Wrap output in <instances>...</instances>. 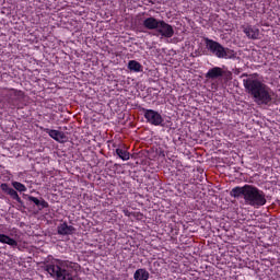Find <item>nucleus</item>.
Wrapping results in <instances>:
<instances>
[{"label": "nucleus", "mask_w": 280, "mask_h": 280, "mask_svg": "<svg viewBox=\"0 0 280 280\" xmlns=\"http://www.w3.org/2000/svg\"><path fill=\"white\" fill-rule=\"evenodd\" d=\"M162 20H159L154 16H150L143 20L142 25L145 30H159V25L161 24Z\"/></svg>", "instance_id": "10"}, {"label": "nucleus", "mask_w": 280, "mask_h": 280, "mask_svg": "<svg viewBox=\"0 0 280 280\" xmlns=\"http://www.w3.org/2000/svg\"><path fill=\"white\" fill-rule=\"evenodd\" d=\"M222 75H224V70L220 67L211 68L206 73L207 80H218V78H222Z\"/></svg>", "instance_id": "13"}, {"label": "nucleus", "mask_w": 280, "mask_h": 280, "mask_svg": "<svg viewBox=\"0 0 280 280\" xmlns=\"http://www.w3.org/2000/svg\"><path fill=\"white\" fill-rule=\"evenodd\" d=\"M143 117L147 119V124H150L151 126H163V116L154 110V109H148L142 108Z\"/></svg>", "instance_id": "5"}, {"label": "nucleus", "mask_w": 280, "mask_h": 280, "mask_svg": "<svg viewBox=\"0 0 280 280\" xmlns=\"http://www.w3.org/2000/svg\"><path fill=\"white\" fill-rule=\"evenodd\" d=\"M0 189H2V191H4V194H7V196H10V198H12V200H15L16 202H19V205H23V200L19 196V192H16V190H14V188H12L8 184L3 183L0 185Z\"/></svg>", "instance_id": "9"}, {"label": "nucleus", "mask_w": 280, "mask_h": 280, "mask_svg": "<svg viewBox=\"0 0 280 280\" xmlns=\"http://www.w3.org/2000/svg\"><path fill=\"white\" fill-rule=\"evenodd\" d=\"M27 200H28V202H34L37 206L38 211H43V209H49V202H47L43 198L38 199L34 196H28Z\"/></svg>", "instance_id": "14"}, {"label": "nucleus", "mask_w": 280, "mask_h": 280, "mask_svg": "<svg viewBox=\"0 0 280 280\" xmlns=\"http://www.w3.org/2000/svg\"><path fill=\"white\" fill-rule=\"evenodd\" d=\"M149 1V3H154V2H152V0H148Z\"/></svg>", "instance_id": "21"}, {"label": "nucleus", "mask_w": 280, "mask_h": 280, "mask_svg": "<svg viewBox=\"0 0 280 280\" xmlns=\"http://www.w3.org/2000/svg\"><path fill=\"white\" fill-rule=\"evenodd\" d=\"M124 213H125V215H126L127 218H130V211L124 210Z\"/></svg>", "instance_id": "20"}, {"label": "nucleus", "mask_w": 280, "mask_h": 280, "mask_svg": "<svg viewBox=\"0 0 280 280\" xmlns=\"http://www.w3.org/2000/svg\"><path fill=\"white\" fill-rule=\"evenodd\" d=\"M154 36H161V38H172V36H174V26L161 20Z\"/></svg>", "instance_id": "6"}, {"label": "nucleus", "mask_w": 280, "mask_h": 280, "mask_svg": "<svg viewBox=\"0 0 280 280\" xmlns=\"http://www.w3.org/2000/svg\"><path fill=\"white\" fill-rule=\"evenodd\" d=\"M57 233L58 235H73V233H75V228L63 222L57 226Z\"/></svg>", "instance_id": "12"}, {"label": "nucleus", "mask_w": 280, "mask_h": 280, "mask_svg": "<svg viewBox=\"0 0 280 280\" xmlns=\"http://www.w3.org/2000/svg\"><path fill=\"white\" fill-rule=\"evenodd\" d=\"M230 196L232 198H243L245 200V205L249 207H254L255 209H259V207H264L267 202L266 192L264 190L253 186V185H244L242 187L236 186L230 191Z\"/></svg>", "instance_id": "2"}, {"label": "nucleus", "mask_w": 280, "mask_h": 280, "mask_svg": "<svg viewBox=\"0 0 280 280\" xmlns=\"http://www.w3.org/2000/svg\"><path fill=\"white\" fill-rule=\"evenodd\" d=\"M116 154L121 161H130V152L126 149H116Z\"/></svg>", "instance_id": "18"}, {"label": "nucleus", "mask_w": 280, "mask_h": 280, "mask_svg": "<svg viewBox=\"0 0 280 280\" xmlns=\"http://www.w3.org/2000/svg\"><path fill=\"white\" fill-rule=\"evenodd\" d=\"M44 132H46V135H48L55 141H58V143H65L67 141V135H65L62 131L46 128L44 129Z\"/></svg>", "instance_id": "8"}, {"label": "nucleus", "mask_w": 280, "mask_h": 280, "mask_svg": "<svg viewBox=\"0 0 280 280\" xmlns=\"http://www.w3.org/2000/svg\"><path fill=\"white\" fill-rule=\"evenodd\" d=\"M0 243L8 244V246H12V248H16V246H19V242H16V240L5 234H0Z\"/></svg>", "instance_id": "16"}, {"label": "nucleus", "mask_w": 280, "mask_h": 280, "mask_svg": "<svg viewBox=\"0 0 280 280\" xmlns=\"http://www.w3.org/2000/svg\"><path fill=\"white\" fill-rule=\"evenodd\" d=\"M75 262L69 260L55 259L45 265V270L55 280H80V278L73 273Z\"/></svg>", "instance_id": "3"}, {"label": "nucleus", "mask_w": 280, "mask_h": 280, "mask_svg": "<svg viewBox=\"0 0 280 280\" xmlns=\"http://www.w3.org/2000/svg\"><path fill=\"white\" fill-rule=\"evenodd\" d=\"M12 187L14 188L15 191H27V187H25V185H23L20 182H12Z\"/></svg>", "instance_id": "19"}, {"label": "nucleus", "mask_w": 280, "mask_h": 280, "mask_svg": "<svg viewBox=\"0 0 280 280\" xmlns=\"http://www.w3.org/2000/svg\"><path fill=\"white\" fill-rule=\"evenodd\" d=\"M135 280H148L150 279V272L145 268H140L133 273Z\"/></svg>", "instance_id": "15"}, {"label": "nucleus", "mask_w": 280, "mask_h": 280, "mask_svg": "<svg viewBox=\"0 0 280 280\" xmlns=\"http://www.w3.org/2000/svg\"><path fill=\"white\" fill-rule=\"evenodd\" d=\"M243 32L250 40L259 39V28L257 26L247 25L243 27Z\"/></svg>", "instance_id": "11"}, {"label": "nucleus", "mask_w": 280, "mask_h": 280, "mask_svg": "<svg viewBox=\"0 0 280 280\" xmlns=\"http://www.w3.org/2000/svg\"><path fill=\"white\" fill-rule=\"evenodd\" d=\"M206 47L208 51H210L217 58H221L224 60L237 59V52H235V50L224 47L222 46V44L213 39L206 38Z\"/></svg>", "instance_id": "4"}, {"label": "nucleus", "mask_w": 280, "mask_h": 280, "mask_svg": "<svg viewBox=\"0 0 280 280\" xmlns=\"http://www.w3.org/2000/svg\"><path fill=\"white\" fill-rule=\"evenodd\" d=\"M127 68L133 73H141V71H143V66H141L137 60H130Z\"/></svg>", "instance_id": "17"}, {"label": "nucleus", "mask_w": 280, "mask_h": 280, "mask_svg": "<svg viewBox=\"0 0 280 280\" xmlns=\"http://www.w3.org/2000/svg\"><path fill=\"white\" fill-rule=\"evenodd\" d=\"M5 97L9 104L14 106L15 102L23 100L24 94H23V91L11 89L7 91Z\"/></svg>", "instance_id": "7"}, {"label": "nucleus", "mask_w": 280, "mask_h": 280, "mask_svg": "<svg viewBox=\"0 0 280 280\" xmlns=\"http://www.w3.org/2000/svg\"><path fill=\"white\" fill-rule=\"evenodd\" d=\"M243 86L248 95L253 97L254 102L261 106H268L272 102V90L268 88L261 80L257 78V74L243 73Z\"/></svg>", "instance_id": "1"}]
</instances>
